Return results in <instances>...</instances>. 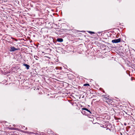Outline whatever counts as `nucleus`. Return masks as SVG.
I'll list each match as a JSON object with an SVG mask.
<instances>
[{"instance_id": "nucleus-1", "label": "nucleus", "mask_w": 135, "mask_h": 135, "mask_svg": "<svg viewBox=\"0 0 135 135\" xmlns=\"http://www.w3.org/2000/svg\"><path fill=\"white\" fill-rule=\"evenodd\" d=\"M121 39L119 38L117 39H115L112 40V42L113 43H118L120 42Z\"/></svg>"}, {"instance_id": "nucleus-2", "label": "nucleus", "mask_w": 135, "mask_h": 135, "mask_svg": "<svg viewBox=\"0 0 135 135\" xmlns=\"http://www.w3.org/2000/svg\"><path fill=\"white\" fill-rule=\"evenodd\" d=\"M18 49L15 48V47L13 46H12L10 47V49L9 51L11 52L14 51L15 50H17Z\"/></svg>"}, {"instance_id": "nucleus-3", "label": "nucleus", "mask_w": 135, "mask_h": 135, "mask_svg": "<svg viewBox=\"0 0 135 135\" xmlns=\"http://www.w3.org/2000/svg\"><path fill=\"white\" fill-rule=\"evenodd\" d=\"M23 65L24 66H25V67H26V68L27 69H29V68L30 67V66L28 65H27L26 64H23Z\"/></svg>"}, {"instance_id": "nucleus-4", "label": "nucleus", "mask_w": 135, "mask_h": 135, "mask_svg": "<svg viewBox=\"0 0 135 135\" xmlns=\"http://www.w3.org/2000/svg\"><path fill=\"white\" fill-rule=\"evenodd\" d=\"M57 41L60 42H62L63 41V39L62 38H58L57 39Z\"/></svg>"}, {"instance_id": "nucleus-5", "label": "nucleus", "mask_w": 135, "mask_h": 135, "mask_svg": "<svg viewBox=\"0 0 135 135\" xmlns=\"http://www.w3.org/2000/svg\"><path fill=\"white\" fill-rule=\"evenodd\" d=\"M82 110H86V111L89 112L90 113V114H91V112L89 110H88V109H87V108H82Z\"/></svg>"}, {"instance_id": "nucleus-6", "label": "nucleus", "mask_w": 135, "mask_h": 135, "mask_svg": "<svg viewBox=\"0 0 135 135\" xmlns=\"http://www.w3.org/2000/svg\"><path fill=\"white\" fill-rule=\"evenodd\" d=\"M88 32L89 33L91 34H94L95 33L94 32L91 31H88Z\"/></svg>"}, {"instance_id": "nucleus-7", "label": "nucleus", "mask_w": 135, "mask_h": 135, "mask_svg": "<svg viewBox=\"0 0 135 135\" xmlns=\"http://www.w3.org/2000/svg\"><path fill=\"white\" fill-rule=\"evenodd\" d=\"M83 85L84 86H89V85L88 84H84Z\"/></svg>"}, {"instance_id": "nucleus-8", "label": "nucleus", "mask_w": 135, "mask_h": 135, "mask_svg": "<svg viewBox=\"0 0 135 135\" xmlns=\"http://www.w3.org/2000/svg\"><path fill=\"white\" fill-rule=\"evenodd\" d=\"M81 113L83 114H85V112L84 111H82V112H81Z\"/></svg>"}, {"instance_id": "nucleus-9", "label": "nucleus", "mask_w": 135, "mask_h": 135, "mask_svg": "<svg viewBox=\"0 0 135 135\" xmlns=\"http://www.w3.org/2000/svg\"><path fill=\"white\" fill-rule=\"evenodd\" d=\"M36 57V58H39V57L37 56H34V57Z\"/></svg>"}, {"instance_id": "nucleus-10", "label": "nucleus", "mask_w": 135, "mask_h": 135, "mask_svg": "<svg viewBox=\"0 0 135 135\" xmlns=\"http://www.w3.org/2000/svg\"><path fill=\"white\" fill-rule=\"evenodd\" d=\"M35 59L36 60H38V59L36 58H35Z\"/></svg>"}]
</instances>
